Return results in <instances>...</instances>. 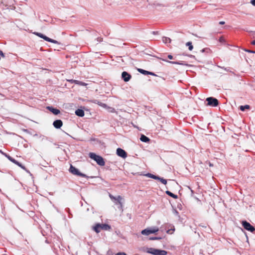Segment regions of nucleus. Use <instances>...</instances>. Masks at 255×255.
<instances>
[{
    "instance_id": "obj_1",
    "label": "nucleus",
    "mask_w": 255,
    "mask_h": 255,
    "mask_svg": "<svg viewBox=\"0 0 255 255\" xmlns=\"http://www.w3.org/2000/svg\"><path fill=\"white\" fill-rule=\"evenodd\" d=\"M89 157L94 160L100 166H104L105 164V161L103 158L99 155L96 154L93 152H90L89 153Z\"/></svg>"
},
{
    "instance_id": "obj_2",
    "label": "nucleus",
    "mask_w": 255,
    "mask_h": 255,
    "mask_svg": "<svg viewBox=\"0 0 255 255\" xmlns=\"http://www.w3.org/2000/svg\"><path fill=\"white\" fill-rule=\"evenodd\" d=\"M34 34L35 35H36V36H37L41 38H43L46 41L50 42L55 43V44H60V43L58 41H57V40L51 39V38L48 37L47 36L44 35V34H43L41 33L35 32H34Z\"/></svg>"
},
{
    "instance_id": "obj_3",
    "label": "nucleus",
    "mask_w": 255,
    "mask_h": 255,
    "mask_svg": "<svg viewBox=\"0 0 255 255\" xmlns=\"http://www.w3.org/2000/svg\"><path fill=\"white\" fill-rule=\"evenodd\" d=\"M147 252L154 255H166L167 254V252L164 250H160L153 248L148 249Z\"/></svg>"
},
{
    "instance_id": "obj_4",
    "label": "nucleus",
    "mask_w": 255,
    "mask_h": 255,
    "mask_svg": "<svg viewBox=\"0 0 255 255\" xmlns=\"http://www.w3.org/2000/svg\"><path fill=\"white\" fill-rule=\"evenodd\" d=\"M69 171L73 175H78L85 178L88 177L86 174L81 173L77 168L72 165H71L70 167Z\"/></svg>"
},
{
    "instance_id": "obj_5",
    "label": "nucleus",
    "mask_w": 255,
    "mask_h": 255,
    "mask_svg": "<svg viewBox=\"0 0 255 255\" xmlns=\"http://www.w3.org/2000/svg\"><path fill=\"white\" fill-rule=\"evenodd\" d=\"M207 102V105L212 107H216L219 104L218 100L213 97H208L206 99Z\"/></svg>"
},
{
    "instance_id": "obj_6",
    "label": "nucleus",
    "mask_w": 255,
    "mask_h": 255,
    "mask_svg": "<svg viewBox=\"0 0 255 255\" xmlns=\"http://www.w3.org/2000/svg\"><path fill=\"white\" fill-rule=\"evenodd\" d=\"M109 196L112 200H114L116 201L117 202L115 203L116 204L119 205V208L120 209H122L123 203L122 202V200H123V198L121 196H118V197H116L111 194Z\"/></svg>"
},
{
    "instance_id": "obj_7",
    "label": "nucleus",
    "mask_w": 255,
    "mask_h": 255,
    "mask_svg": "<svg viewBox=\"0 0 255 255\" xmlns=\"http://www.w3.org/2000/svg\"><path fill=\"white\" fill-rule=\"evenodd\" d=\"M243 226L246 230L251 231V232H253L255 230V228L253 226H252L249 223L246 221H244L243 222Z\"/></svg>"
},
{
    "instance_id": "obj_8",
    "label": "nucleus",
    "mask_w": 255,
    "mask_h": 255,
    "mask_svg": "<svg viewBox=\"0 0 255 255\" xmlns=\"http://www.w3.org/2000/svg\"><path fill=\"white\" fill-rule=\"evenodd\" d=\"M122 78L125 82H127L130 80L131 76L128 72L124 71L122 73Z\"/></svg>"
},
{
    "instance_id": "obj_9",
    "label": "nucleus",
    "mask_w": 255,
    "mask_h": 255,
    "mask_svg": "<svg viewBox=\"0 0 255 255\" xmlns=\"http://www.w3.org/2000/svg\"><path fill=\"white\" fill-rule=\"evenodd\" d=\"M117 154L118 156L125 158L127 156L126 152L121 148H118L117 149Z\"/></svg>"
},
{
    "instance_id": "obj_10",
    "label": "nucleus",
    "mask_w": 255,
    "mask_h": 255,
    "mask_svg": "<svg viewBox=\"0 0 255 255\" xmlns=\"http://www.w3.org/2000/svg\"><path fill=\"white\" fill-rule=\"evenodd\" d=\"M53 125L56 128H60L63 125V122L60 120H57L53 122Z\"/></svg>"
},
{
    "instance_id": "obj_11",
    "label": "nucleus",
    "mask_w": 255,
    "mask_h": 255,
    "mask_svg": "<svg viewBox=\"0 0 255 255\" xmlns=\"http://www.w3.org/2000/svg\"><path fill=\"white\" fill-rule=\"evenodd\" d=\"M47 109L55 115H57L60 113V111L59 110L55 109V108H53L52 107H47Z\"/></svg>"
},
{
    "instance_id": "obj_12",
    "label": "nucleus",
    "mask_w": 255,
    "mask_h": 255,
    "mask_svg": "<svg viewBox=\"0 0 255 255\" xmlns=\"http://www.w3.org/2000/svg\"><path fill=\"white\" fill-rule=\"evenodd\" d=\"M69 82H70L71 83H75L76 84H78L81 86H85L86 85V84L81 81H79L78 80H68Z\"/></svg>"
},
{
    "instance_id": "obj_13",
    "label": "nucleus",
    "mask_w": 255,
    "mask_h": 255,
    "mask_svg": "<svg viewBox=\"0 0 255 255\" xmlns=\"http://www.w3.org/2000/svg\"><path fill=\"white\" fill-rule=\"evenodd\" d=\"M75 114L80 117L84 116V111L81 109H78L75 111Z\"/></svg>"
},
{
    "instance_id": "obj_14",
    "label": "nucleus",
    "mask_w": 255,
    "mask_h": 255,
    "mask_svg": "<svg viewBox=\"0 0 255 255\" xmlns=\"http://www.w3.org/2000/svg\"><path fill=\"white\" fill-rule=\"evenodd\" d=\"M101 225V230H109L111 229V227L108 224H100Z\"/></svg>"
},
{
    "instance_id": "obj_15",
    "label": "nucleus",
    "mask_w": 255,
    "mask_h": 255,
    "mask_svg": "<svg viewBox=\"0 0 255 255\" xmlns=\"http://www.w3.org/2000/svg\"><path fill=\"white\" fill-rule=\"evenodd\" d=\"M140 139L141 141L144 142H147L149 141V138L145 135L142 134L140 136Z\"/></svg>"
},
{
    "instance_id": "obj_16",
    "label": "nucleus",
    "mask_w": 255,
    "mask_h": 255,
    "mask_svg": "<svg viewBox=\"0 0 255 255\" xmlns=\"http://www.w3.org/2000/svg\"><path fill=\"white\" fill-rule=\"evenodd\" d=\"M100 224H96L94 227L93 230L97 233H99L101 231Z\"/></svg>"
},
{
    "instance_id": "obj_17",
    "label": "nucleus",
    "mask_w": 255,
    "mask_h": 255,
    "mask_svg": "<svg viewBox=\"0 0 255 255\" xmlns=\"http://www.w3.org/2000/svg\"><path fill=\"white\" fill-rule=\"evenodd\" d=\"M166 194L170 196V197H172L174 199H177L178 198L177 195L174 194L173 193H171V192L169 191H166Z\"/></svg>"
},
{
    "instance_id": "obj_18",
    "label": "nucleus",
    "mask_w": 255,
    "mask_h": 255,
    "mask_svg": "<svg viewBox=\"0 0 255 255\" xmlns=\"http://www.w3.org/2000/svg\"><path fill=\"white\" fill-rule=\"evenodd\" d=\"M141 234L143 235H149L150 234L149 229H145L141 231Z\"/></svg>"
},
{
    "instance_id": "obj_19",
    "label": "nucleus",
    "mask_w": 255,
    "mask_h": 255,
    "mask_svg": "<svg viewBox=\"0 0 255 255\" xmlns=\"http://www.w3.org/2000/svg\"><path fill=\"white\" fill-rule=\"evenodd\" d=\"M93 102L95 104H97L103 107H106V105L105 104H104V103H101V102L98 101V100H94L93 101Z\"/></svg>"
},
{
    "instance_id": "obj_20",
    "label": "nucleus",
    "mask_w": 255,
    "mask_h": 255,
    "mask_svg": "<svg viewBox=\"0 0 255 255\" xmlns=\"http://www.w3.org/2000/svg\"><path fill=\"white\" fill-rule=\"evenodd\" d=\"M162 41L164 43H169L171 42V39L170 38L166 37H163L162 38Z\"/></svg>"
},
{
    "instance_id": "obj_21",
    "label": "nucleus",
    "mask_w": 255,
    "mask_h": 255,
    "mask_svg": "<svg viewBox=\"0 0 255 255\" xmlns=\"http://www.w3.org/2000/svg\"><path fill=\"white\" fill-rule=\"evenodd\" d=\"M168 62V61H167ZM169 63L174 64H179L181 65H186L187 64L183 63V61L180 62H175V61H168Z\"/></svg>"
},
{
    "instance_id": "obj_22",
    "label": "nucleus",
    "mask_w": 255,
    "mask_h": 255,
    "mask_svg": "<svg viewBox=\"0 0 255 255\" xmlns=\"http://www.w3.org/2000/svg\"><path fill=\"white\" fill-rule=\"evenodd\" d=\"M146 176L148 177H150L151 178H152V179H156V180H157V179H158V176H156V175H153V174H151V173H147L146 175Z\"/></svg>"
},
{
    "instance_id": "obj_23",
    "label": "nucleus",
    "mask_w": 255,
    "mask_h": 255,
    "mask_svg": "<svg viewBox=\"0 0 255 255\" xmlns=\"http://www.w3.org/2000/svg\"><path fill=\"white\" fill-rule=\"evenodd\" d=\"M150 234H153L158 231L159 229L157 227H153L149 229Z\"/></svg>"
},
{
    "instance_id": "obj_24",
    "label": "nucleus",
    "mask_w": 255,
    "mask_h": 255,
    "mask_svg": "<svg viewBox=\"0 0 255 255\" xmlns=\"http://www.w3.org/2000/svg\"><path fill=\"white\" fill-rule=\"evenodd\" d=\"M250 108V107L249 105H246L245 106H241L240 107V109L241 111H244L245 110V109H249Z\"/></svg>"
},
{
    "instance_id": "obj_25",
    "label": "nucleus",
    "mask_w": 255,
    "mask_h": 255,
    "mask_svg": "<svg viewBox=\"0 0 255 255\" xmlns=\"http://www.w3.org/2000/svg\"><path fill=\"white\" fill-rule=\"evenodd\" d=\"M158 179H157V180H159L162 183H163L164 185L166 184L167 181L166 179H165L163 178L160 177L159 176H158Z\"/></svg>"
},
{
    "instance_id": "obj_26",
    "label": "nucleus",
    "mask_w": 255,
    "mask_h": 255,
    "mask_svg": "<svg viewBox=\"0 0 255 255\" xmlns=\"http://www.w3.org/2000/svg\"><path fill=\"white\" fill-rule=\"evenodd\" d=\"M138 71L143 74H144V75H148V73H149V71H146V70H143V69H138Z\"/></svg>"
},
{
    "instance_id": "obj_27",
    "label": "nucleus",
    "mask_w": 255,
    "mask_h": 255,
    "mask_svg": "<svg viewBox=\"0 0 255 255\" xmlns=\"http://www.w3.org/2000/svg\"><path fill=\"white\" fill-rule=\"evenodd\" d=\"M186 45L189 47V50H192L193 48V45H192L191 42H188L186 43Z\"/></svg>"
},
{
    "instance_id": "obj_28",
    "label": "nucleus",
    "mask_w": 255,
    "mask_h": 255,
    "mask_svg": "<svg viewBox=\"0 0 255 255\" xmlns=\"http://www.w3.org/2000/svg\"><path fill=\"white\" fill-rule=\"evenodd\" d=\"M218 67L219 68H221V69H224L225 71H227V72H231V73H232L234 74V72H232V71H230V68H228V67L225 68V67H221V66H218Z\"/></svg>"
},
{
    "instance_id": "obj_29",
    "label": "nucleus",
    "mask_w": 255,
    "mask_h": 255,
    "mask_svg": "<svg viewBox=\"0 0 255 255\" xmlns=\"http://www.w3.org/2000/svg\"><path fill=\"white\" fill-rule=\"evenodd\" d=\"M161 239V237H155L150 238L149 240H160Z\"/></svg>"
},
{
    "instance_id": "obj_30",
    "label": "nucleus",
    "mask_w": 255,
    "mask_h": 255,
    "mask_svg": "<svg viewBox=\"0 0 255 255\" xmlns=\"http://www.w3.org/2000/svg\"><path fill=\"white\" fill-rule=\"evenodd\" d=\"M115 255H127V254L124 252H120V253H117Z\"/></svg>"
},
{
    "instance_id": "obj_31",
    "label": "nucleus",
    "mask_w": 255,
    "mask_h": 255,
    "mask_svg": "<svg viewBox=\"0 0 255 255\" xmlns=\"http://www.w3.org/2000/svg\"><path fill=\"white\" fill-rule=\"evenodd\" d=\"M5 157H6L7 158V159L8 160H9L10 161L13 159V158L12 157H11L10 155H9L8 154H7Z\"/></svg>"
},
{
    "instance_id": "obj_32",
    "label": "nucleus",
    "mask_w": 255,
    "mask_h": 255,
    "mask_svg": "<svg viewBox=\"0 0 255 255\" xmlns=\"http://www.w3.org/2000/svg\"><path fill=\"white\" fill-rule=\"evenodd\" d=\"M245 50L246 51L248 52H249V53H255V51H253V50H248V49H245Z\"/></svg>"
},
{
    "instance_id": "obj_33",
    "label": "nucleus",
    "mask_w": 255,
    "mask_h": 255,
    "mask_svg": "<svg viewBox=\"0 0 255 255\" xmlns=\"http://www.w3.org/2000/svg\"><path fill=\"white\" fill-rule=\"evenodd\" d=\"M0 55L1 56H2L3 58H4V53H3V52H2L1 50H0Z\"/></svg>"
},
{
    "instance_id": "obj_34",
    "label": "nucleus",
    "mask_w": 255,
    "mask_h": 255,
    "mask_svg": "<svg viewBox=\"0 0 255 255\" xmlns=\"http://www.w3.org/2000/svg\"><path fill=\"white\" fill-rule=\"evenodd\" d=\"M0 153H1L2 155H4L5 156H6L7 154L3 152L1 150H0Z\"/></svg>"
},
{
    "instance_id": "obj_35",
    "label": "nucleus",
    "mask_w": 255,
    "mask_h": 255,
    "mask_svg": "<svg viewBox=\"0 0 255 255\" xmlns=\"http://www.w3.org/2000/svg\"><path fill=\"white\" fill-rule=\"evenodd\" d=\"M251 3L254 6H255V0H251Z\"/></svg>"
},
{
    "instance_id": "obj_36",
    "label": "nucleus",
    "mask_w": 255,
    "mask_h": 255,
    "mask_svg": "<svg viewBox=\"0 0 255 255\" xmlns=\"http://www.w3.org/2000/svg\"><path fill=\"white\" fill-rule=\"evenodd\" d=\"M16 160L15 159H14V158H13L11 160V162H12V163L15 164V163L16 162Z\"/></svg>"
},
{
    "instance_id": "obj_37",
    "label": "nucleus",
    "mask_w": 255,
    "mask_h": 255,
    "mask_svg": "<svg viewBox=\"0 0 255 255\" xmlns=\"http://www.w3.org/2000/svg\"><path fill=\"white\" fill-rule=\"evenodd\" d=\"M15 164L19 167L20 166V164H21L17 161L15 163Z\"/></svg>"
},
{
    "instance_id": "obj_38",
    "label": "nucleus",
    "mask_w": 255,
    "mask_h": 255,
    "mask_svg": "<svg viewBox=\"0 0 255 255\" xmlns=\"http://www.w3.org/2000/svg\"><path fill=\"white\" fill-rule=\"evenodd\" d=\"M168 58L170 59H172L173 58V56L171 55H168Z\"/></svg>"
},
{
    "instance_id": "obj_39",
    "label": "nucleus",
    "mask_w": 255,
    "mask_h": 255,
    "mask_svg": "<svg viewBox=\"0 0 255 255\" xmlns=\"http://www.w3.org/2000/svg\"><path fill=\"white\" fill-rule=\"evenodd\" d=\"M207 50H208V49H207V48H204V49H203L201 50V51H202V52H205V51H207Z\"/></svg>"
},
{
    "instance_id": "obj_40",
    "label": "nucleus",
    "mask_w": 255,
    "mask_h": 255,
    "mask_svg": "<svg viewBox=\"0 0 255 255\" xmlns=\"http://www.w3.org/2000/svg\"><path fill=\"white\" fill-rule=\"evenodd\" d=\"M20 167H21L22 169H25V167L21 164H20V166H19Z\"/></svg>"
},
{
    "instance_id": "obj_41",
    "label": "nucleus",
    "mask_w": 255,
    "mask_h": 255,
    "mask_svg": "<svg viewBox=\"0 0 255 255\" xmlns=\"http://www.w3.org/2000/svg\"><path fill=\"white\" fill-rule=\"evenodd\" d=\"M148 74L151 75H154V76L155 75V74L154 73L151 72H149V73H148Z\"/></svg>"
},
{
    "instance_id": "obj_42",
    "label": "nucleus",
    "mask_w": 255,
    "mask_h": 255,
    "mask_svg": "<svg viewBox=\"0 0 255 255\" xmlns=\"http://www.w3.org/2000/svg\"><path fill=\"white\" fill-rule=\"evenodd\" d=\"M225 23V22L224 21H220L219 22V24H224Z\"/></svg>"
},
{
    "instance_id": "obj_43",
    "label": "nucleus",
    "mask_w": 255,
    "mask_h": 255,
    "mask_svg": "<svg viewBox=\"0 0 255 255\" xmlns=\"http://www.w3.org/2000/svg\"><path fill=\"white\" fill-rule=\"evenodd\" d=\"M251 43L253 44V45H255V40L253 41Z\"/></svg>"
},
{
    "instance_id": "obj_44",
    "label": "nucleus",
    "mask_w": 255,
    "mask_h": 255,
    "mask_svg": "<svg viewBox=\"0 0 255 255\" xmlns=\"http://www.w3.org/2000/svg\"><path fill=\"white\" fill-rule=\"evenodd\" d=\"M115 110L113 108L111 111V112H115Z\"/></svg>"
},
{
    "instance_id": "obj_45",
    "label": "nucleus",
    "mask_w": 255,
    "mask_h": 255,
    "mask_svg": "<svg viewBox=\"0 0 255 255\" xmlns=\"http://www.w3.org/2000/svg\"><path fill=\"white\" fill-rule=\"evenodd\" d=\"M175 213L177 214H178V212L177 211H175Z\"/></svg>"
},
{
    "instance_id": "obj_46",
    "label": "nucleus",
    "mask_w": 255,
    "mask_h": 255,
    "mask_svg": "<svg viewBox=\"0 0 255 255\" xmlns=\"http://www.w3.org/2000/svg\"><path fill=\"white\" fill-rule=\"evenodd\" d=\"M220 41H222V38H220Z\"/></svg>"
}]
</instances>
